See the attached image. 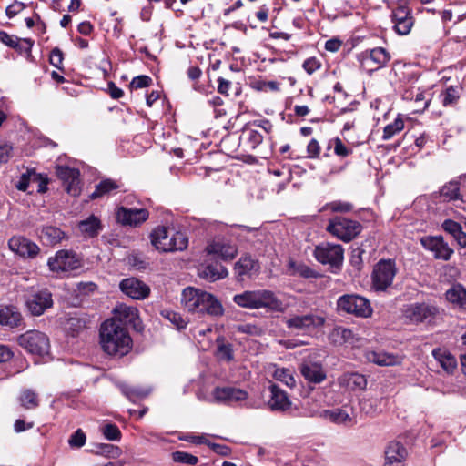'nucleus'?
I'll use <instances>...</instances> for the list:
<instances>
[{
    "label": "nucleus",
    "mask_w": 466,
    "mask_h": 466,
    "mask_svg": "<svg viewBox=\"0 0 466 466\" xmlns=\"http://www.w3.org/2000/svg\"><path fill=\"white\" fill-rule=\"evenodd\" d=\"M100 343L109 355L124 356L132 348V339L125 327L116 320H106L100 329Z\"/></svg>",
    "instance_id": "f257e3e1"
},
{
    "label": "nucleus",
    "mask_w": 466,
    "mask_h": 466,
    "mask_svg": "<svg viewBox=\"0 0 466 466\" xmlns=\"http://www.w3.org/2000/svg\"><path fill=\"white\" fill-rule=\"evenodd\" d=\"M233 301L245 309H268L271 311H283L282 302L272 291L268 289L246 290L236 294L233 297Z\"/></svg>",
    "instance_id": "f03ea898"
},
{
    "label": "nucleus",
    "mask_w": 466,
    "mask_h": 466,
    "mask_svg": "<svg viewBox=\"0 0 466 466\" xmlns=\"http://www.w3.org/2000/svg\"><path fill=\"white\" fill-rule=\"evenodd\" d=\"M150 237L152 245L162 252L181 251L186 249L188 244L185 234L169 230L166 227L156 228Z\"/></svg>",
    "instance_id": "7ed1b4c3"
},
{
    "label": "nucleus",
    "mask_w": 466,
    "mask_h": 466,
    "mask_svg": "<svg viewBox=\"0 0 466 466\" xmlns=\"http://www.w3.org/2000/svg\"><path fill=\"white\" fill-rule=\"evenodd\" d=\"M397 271L393 260L380 259L373 268L371 289L376 292L386 291L392 286Z\"/></svg>",
    "instance_id": "20e7f679"
},
{
    "label": "nucleus",
    "mask_w": 466,
    "mask_h": 466,
    "mask_svg": "<svg viewBox=\"0 0 466 466\" xmlns=\"http://www.w3.org/2000/svg\"><path fill=\"white\" fill-rule=\"evenodd\" d=\"M18 345L33 355L45 356L49 353L50 342L48 337L38 330H28L16 339Z\"/></svg>",
    "instance_id": "39448f33"
},
{
    "label": "nucleus",
    "mask_w": 466,
    "mask_h": 466,
    "mask_svg": "<svg viewBox=\"0 0 466 466\" xmlns=\"http://www.w3.org/2000/svg\"><path fill=\"white\" fill-rule=\"evenodd\" d=\"M361 225L355 220L336 217L329 220L327 231L344 242H350L361 231Z\"/></svg>",
    "instance_id": "423d86ee"
},
{
    "label": "nucleus",
    "mask_w": 466,
    "mask_h": 466,
    "mask_svg": "<svg viewBox=\"0 0 466 466\" xmlns=\"http://www.w3.org/2000/svg\"><path fill=\"white\" fill-rule=\"evenodd\" d=\"M337 305L339 309L357 317L368 318L372 314L370 300L362 296L343 295L338 299Z\"/></svg>",
    "instance_id": "0eeeda50"
},
{
    "label": "nucleus",
    "mask_w": 466,
    "mask_h": 466,
    "mask_svg": "<svg viewBox=\"0 0 466 466\" xmlns=\"http://www.w3.org/2000/svg\"><path fill=\"white\" fill-rule=\"evenodd\" d=\"M314 256L321 264L339 268L344 258V249L339 244L322 243L315 248Z\"/></svg>",
    "instance_id": "6e6552de"
},
{
    "label": "nucleus",
    "mask_w": 466,
    "mask_h": 466,
    "mask_svg": "<svg viewBox=\"0 0 466 466\" xmlns=\"http://www.w3.org/2000/svg\"><path fill=\"white\" fill-rule=\"evenodd\" d=\"M81 265L78 256L69 250H59L54 258L48 259L50 269L56 273H67L79 268Z\"/></svg>",
    "instance_id": "1a4fd4ad"
},
{
    "label": "nucleus",
    "mask_w": 466,
    "mask_h": 466,
    "mask_svg": "<svg viewBox=\"0 0 466 466\" xmlns=\"http://www.w3.org/2000/svg\"><path fill=\"white\" fill-rule=\"evenodd\" d=\"M248 394L246 390L236 387H216L211 392L209 402L235 405L246 400Z\"/></svg>",
    "instance_id": "9d476101"
},
{
    "label": "nucleus",
    "mask_w": 466,
    "mask_h": 466,
    "mask_svg": "<svg viewBox=\"0 0 466 466\" xmlns=\"http://www.w3.org/2000/svg\"><path fill=\"white\" fill-rule=\"evenodd\" d=\"M438 313V309L431 304L412 303L405 306L403 309L404 317L412 323H420L434 318Z\"/></svg>",
    "instance_id": "9b49d317"
},
{
    "label": "nucleus",
    "mask_w": 466,
    "mask_h": 466,
    "mask_svg": "<svg viewBox=\"0 0 466 466\" xmlns=\"http://www.w3.org/2000/svg\"><path fill=\"white\" fill-rule=\"evenodd\" d=\"M285 323L289 329L309 331L322 327L325 323V318L317 314L297 315L288 319Z\"/></svg>",
    "instance_id": "f8f14e48"
},
{
    "label": "nucleus",
    "mask_w": 466,
    "mask_h": 466,
    "mask_svg": "<svg viewBox=\"0 0 466 466\" xmlns=\"http://www.w3.org/2000/svg\"><path fill=\"white\" fill-rule=\"evenodd\" d=\"M420 243L424 248L433 253L436 259L449 260L453 254V249L442 237L426 236L420 239Z\"/></svg>",
    "instance_id": "ddd939ff"
},
{
    "label": "nucleus",
    "mask_w": 466,
    "mask_h": 466,
    "mask_svg": "<svg viewBox=\"0 0 466 466\" xmlns=\"http://www.w3.org/2000/svg\"><path fill=\"white\" fill-rule=\"evenodd\" d=\"M52 305V295L47 289L35 291L26 299V306L35 316L42 315Z\"/></svg>",
    "instance_id": "4468645a"
},
{
    "label": "nucleus",
    "mask_w": 466,
    "mask_h": 466,
    "mask_svg": "<svg viewBox=\"0 0 466 466\" xmlns=\"http://www.w3.org/2000/svg\"><path fill=\"white\" fill-rule=\"evenodd\" d=\"M207 291L193 287L183 289L181 303L189 312L201 315L204 298Z\"/></svg>",
    "instance_id": "2eb2a0df"
},
{
    "label": "nucleus",
    "mask_w": 466,
    "mask_h": 466,
    "mask_svg": "<svg viewBox=\"0 0 466 466\" xmlns=\"http://www.w3.org/2000/svg\"><path fill=\"white\" fill-rule=\"evenodd\" d=\"M56 175L64 182L68 194L75 197L80 194V173L78 169L60 166L56 168Z\"/></svg>",
    "instance_id": "dca6fc26"
},
{
    "label": "nucleus",
    "mask_w": 466,
    "mask_h": 466,
    "mask_svg": "<svg viewBox=\"0 0 466 466\" xmlns=\"http://www.w3.org/2000/svg\"><path fill=\"white\" fill-rule=\"evenodd\" d=\"M148 218V211L145 208H126L121 207L116 212V219L122 225L136 227L145 222Z\"/></svg>",
    "instance_id": "f3484780"
},
{
    "label": "nucleus",
    "mask_w": 466,
    "mask_h": 466,
    "mask_svg": "<svg viewBox=\"0 0 466 466\" xmlns=\"http://www.w3.org/2000/svg\"><path fill=\"white\" fill-rule=\"evenodd\" d=\"M120 289L134 299H144L149 294L150 289L136 278L123 279L119 284Z\"/></svg>",
    "instance_id": "a211bd4d"
},
{
    "label": "nucleus",
    "mask_w": 466,
    "mask_h": 466,
    "mask_svg": "<svg viewBox=\"0 0 466 466\" xmlns=\"http://www.w3.org/2000/svg\"><path fill=\"white\" fill-rule=\"evenodd\" d=\"M392 22L395 31L401 35H408L413 26V17L409 9L404 6H399L392 13Z\"/></svg>",
    "instance_id": "6ab92c4d"
},
{
    "label": "nucleus",
    "mask_w": 466,
    "mask_h": 466,
    "mask_svg": "<svg viewBox=\"0 0 466 466\" xmlns=\"http://www.w3.org/2000/svg\"><path fill=\"white\" fill-rule=\"evenodd\" d=\"M302 376L309 382L320 383L326 379V372L319 361L306 359L300 365Z\"/></svg>",
    "instance_id": "aec40b11"
},
{
    "label": "nucleus",
    "mask_w": 466,
    "mask_h": 466,
    "mask_svg": "<svg viewBox=\"0 0 466 466\" xmlns=\"http://www.w3.org/2000/svg\"><path fill=\"white\" fill-rule=\"evenodd\" d=\"M114 314L115 317L112 320L120 323L122 327L131 325L135 329H138L140 326L138 311L135 307L120 304L115 308Z\"/></svg>",
    "instance_id": "412c9836"
},
{
    "label": "nucleus",
    "mask_w": 466,
    "mask_h": 466,
    "mask_svg": "<svg viewBox=\"0 0 466 466\" xmlns=\"http://www.w3.org/2000/svg\"><path fill=\"white\" fill-rule=\"evenodd\" d=\"M10 249L24 258H34L39 252L35 243L23 237H13L8 241Z\"/></svg>",
    "instance_id": "4be33fe9"
},
{
    "label": "nucleus",
    "mask_w": 466,
    "mask_h": 466,
    "mask_svg": "<svg viewBox=\"0 0 466 466\" xmlns=\"http://www.w3.org/2000/svg\"><path fill=\"white\" fill-rule=\"evenodd\" d=\"M406 457V448L399 441H391L385 450L384 466H402Z\"/></svg>",
    "instance_id": "5701e85b"
},
{
    "label": "nucleus",
    "mask_w": 466,
    "mask_h": 466,
    "mask_svg": "<svg viewBox=\"0 0 466 466\" xmlns=\"http://www.w3.org/2000/svg\"><path fill=\"white\" fill-rule=\"evenodd\" d=\"M269 390L271 393L268 401L269 409L273 411H287L291 406V401L287 393L275 384L271 385Z\"/></svg>",
    "instance_id": "b1692460"
},
{
    "label": "nucleus",
    "mask_w": 466,
    "mask_h": 466,
    "mask_svg": "<svg viewBox=\"0 0 466 466\" xmlns=\"http://www.w3.org/2000/svg\"><path fill=\"white\" fill-rule=\"evenodd\" d=\"M390 59V54L382 47L371 49L369 53L362 55L363 66H374L373 69L384 66Z\"/></svg>",
    "instance_id": "393cba45"
},
{
    "label": "nucleus",
    "mask_w": 466,
    "mask_h": 466,
    "mask_svg": "<svg viewBox=\"0 0 466 466\" xmlns=\"http://www.w3.org/2000/svg\"><path fill=\"white\" fill-rule=\"evenodd\" d=\"M206 249L208 254H215L223 260H232L238 254L235 245L224 241L213 242L208 245Z\"/></svg>",
    "instance_id": "a878e982"
},
{
    "label": "nucleus",
    "mask_w": 466,
    "mask_h": 466,
    "mask_svg": "<svg viewBox=\"0 0 466 466\" xmlns=\"http://www.w3.org/2000/svg\"><path fill=\"white\" fill-rule=\"evenodd\" d=\"M339 385L346 390H360L366 388L367 380L361 374L345 373L338 379Z\"/></svg>",
    "instance_id": "bb28decb"
},
{
    "label": "nucleus",
    "mask_w": 466,
    "mask_h": 466,
    "mask_svg": "<svg viewBox=\"0 0 466 466\" xmlns=\"http://www.w3.org/2000/svg\"><path fill=\"white\" fill-rule=\"evenodd\" d=\"M235 272L238 277L244 279V277H250L256 274L259 270V265L258 261L254 260L250 256H243L235 264Z\"/></svg>",
    "instance_id": "cd10ccee"
},
{
    "label": "nucleus",
    "mask_w": 466,
    "mask_h": 466,
    "mask_svg": "<svg viewBox=\"0 0 466 466\" xmlns=\"http://www.w3.org/2000/svg\"><path fill=\"white\" fill-rule=\"evenodd\" d=\"M330 341L335 345L350 344L355 346L359 340L352 330L344 327H336L329 334Z\"/></svg>",
    "instance_id": "c85d7f7f"
},
{
    "label": "nucleus",
    "mask_w": 466,
    "mask_h": 466,
    "mask_svg": "<svg viewBox=\"0 0 466 466\" xmlns=\"http://www.w3.org/2000/svg\"><path fill=\"white\" fill-rule=\"evenodd\" d=\"M224 307L220 300L211 293L207 292L204 298L201 315L218 318L224 315Z\"/></svg>",
    "instance_id": "c756f323"
},
{
    "label": "nucleus",
    "mask_w": 466,
    "mask_h": 466,
    "mask_svg": "<svg viewBox=\"0 0 466 466\" xmlns=\"http://www.w3.org/2000/svg\"><path fill=\"white\" fill-rule=\"evenodd\" d=\"M22 321V316L16 308L13 306H0V325L10 328L18 327Z\"/></svg>",
    "instance_id": "7c9ffc66"
},
{
    "label": "nucleus",
    "mask_w": 466,
    "mask_h": 466,
    "mask_svg": "<svg viewBox=\"0 0 466 466\" xmlns=\"http://www.w3.org/2000/svg\"><path fill=\"white\" fill-rule=\"evenodd\" d=\"M432 355L441 367L447 372L452 373L457 368L456 358L445 349H435Z\"/></svg>",
    "instance_id": "2f4dec72"
},
{
    "label": "nucleus",
    "mask_w": 466,
    "mask_h": 466,
    "mask_svg": "<svg viewBox=\"0 0 466 466\" xmlns=\"http://www.w3.org/2000/svg\"><path fill=\"white\" fill-rule=\"evenodd\" d=\"M322 416L335 424L350 425L353 422V419L346 408L325 410L322 412Z\"/></svg>",
    "instance_id": "473e14b6"
},
{
    "label": "nucleus",
    "mask_w": 466,
    "mask_h": 466,
    "mask_svg": "<svg viewBox=\"0 0 466 466\" xmlns=\"http://www.w3.org/2000/svg\"><path fill=\"white\" fill-rule=\"evenodd\" d=\"M366 358L379 366H393L400 363V359L398 356L383 351H369Z\"/></svg>",
    "instance_id": "72a5a7b5"
},
{
    "label": "nucleus",
    "mask_w": 466,
    "mask_h": 466,
    "mask_svg": "<svg viewBox=\"0 0 466 466\" xmlns=\"http://www.w3.org/2000/svg\"><path fill=\"white\" fill-rule=\"evenodd\" d=\"M445 296L449 302L466 310V289L461 285H453L446 291Z\"/></svg>",
    "instance_id": "f704fd0d"
},
{
    "label": "nucleus",
    "mask_w": 466,
    "mask_h": 466,
    "mask_svg": "<svg viewBox=\"0 0 466 466\" xmlns=\"http://www.w3.org/2000/svg\"><path fill=\"white\" fill-rule=\"evenodd\" d=\"M64 238L65 233L60 228L53 226L44 227L40 234L43 243L48 246L59 243Z\"/></svg>",
    "instance_id": "c9c22d12"
},
{
    "label": "nucleus",
    "mask_w": 466,
    "mask_h": 466,
    "mask_svg": "<svg viewBox=\"0 0 466 466\" xmlns=\"http://www.w3.org/2000/svg\"><path fill=\"white\" fill-rule=\"evenodd\" d=\"M228 275V271L225 267L219 264L208 265L200 272V276L210 281H215L225 278Z\"/></svg>",
    "instance_id": "e433bc0d"
},
{
    "label": "nucleus",
    "mask_w": 466,
    "mask_h": 466,
    "mask_svg": "<svg viewBox=\"0 0 466 466\" xmlns=\"http://www.w3.org/2000/svg\"><path fill=\"white\" fill-rule=\"evenodd\" d=\"M288 273L291 276H300L303 278H312L314 271L303 263H298L290 259L288 263Z\"/></svg>",
    "instance_id": "4c0bfd02"
},
{
    "label": "nucleus",
    "mask_w": 466,
    "mask_h": 466,
    "mask_svg": "<svg viewBox=\"0 0 466 466\" xmlns=\"http://www.w3.org/2000/svg\"><path fill=\"white\" fill-rule=\"evenodd\" d=\"M78 228L79 230L86 236L94 237L100 229V222L96 217L91 216L88 218L80 221Z\"/></svg>",
    "instance_id": "58836bf2"
},
{
    "label": "nucleus",
    "mask_w": 466,
    "mask_h": 466,
    "mask_svg": "<svg viewBox=\"0 0 466 466\" xmlns=\"http://www.w3.org/2000/svg\"><path fill=\"white\" fill-rule=\"evenodd\" d=\"M217 351L216 355L220 360L230 361L233 360V350L231 344L226 342L224 338L219 337L216 340Z\"/></svg>",
    "instance_id": "ea45409f"
},
{
    "label": "nucleus",
    "mask_w": 466,
    "mask_h": 466,
    "mask_svg": "<svg viewBox=\"0 0 466 466\" xmlns=\"http://www.w3.org/2000/svg\"><path fill=\"white\" fill-rule=\"evenodd\" d=\"M118 185L112 179L102 180L96 187V190L90 195V198L95 199L117 189Z\"/></svg>",
    "instance_id": "a19ab883"
},
{
    "label": "nucleus",
    "mask_w": 466,
    "mask_h": 466,
    "mask_svg": "<svg viewBox=\"0 0 466 466\" xmlns=\"http://www.w3.org/2000/svg\"><path fill=\"white\" fill-rule=\"evenodd\" d=\"M19 400L21 402V405L27 410L35 409L39 405L37 394L34 390L29 389L25 390L21 392Z\"/></svg>",
    "instance_id": "79ce46f5"
},
{
    "label": "nucleus",
    "mask_w": 466,
    "mask_h": 466,
    "mask_svg": "<svg viewBox=\"0 0 466 466\" xmlns=\"http://www.w3.org/2000/svg\"><path fill=\"white\" fill-rule=\"evenodd\" d=\"M441 197L445 200H455L460 198V188L457 182H450L444 185L441 191Z\"/></svg>",
    "instance_id": "37998d69"
},
{
    "label": "nucleus",
    "mask_w": 466,
    "mask_h": 466,
    "mask_svg": "<svg viewBox=\"0 0 466 466\" xmlns=\"http://www.w3.org/2000/svg\"><path fill=\"white\" fill-rule=\"evenodd\" d=\"M273 376L277 380L283 382L289 388H293L296 385V380L293 376V373L289 369H276Z\"/></svg>",
    "instance_id": "c03bdc74"
},
{
    "label": "nucleus",
    "mask_w": 466,
    "mask_h": 466,
    "mask_svg": "<svg viewBox=\"0 0 466 466\" xmlns=\"http://www.w3.org/2000/svg\"><path fill=\"white\" fill-rule=\"evenodd\" d=\"M442 104L444 106H453L457 103L460 96L459 86H449L442 94Z\"/></svg>",
    "instance_id": "a18cd8bd"
},
{
    "label": "nucleus",
    "mask_w": 466,
    "mask_h": 466,
    "mask_svg": "<svg viewBox=\"0 0 466 466\" xmlns=\"http://www.w3.org/2000/svg\"><path fill=\"white\" fill-rule=\"evenodd\" d=\"M404 127V122L400 118H396L394 122L387 125L384 127L382 139L389 140L397 133L400 132Z\"/></svg>",
    "instance_id": "49530a36"
},
{
    "label": "nucleus",
    "mask_w": 466,
    "mask_h": 466,
    "mask_svg": "<svg viewBox=\"0 0 466 466\" xmlns=\"http://www.w3.org/2000/svg\"><path fill=\"white\" fill-rule=\"evenodd\" d=\"M172 459L175 462L187 465H195L198 461V457L181 451H174L172 453Z\"/></svg>",
    "instance_id": "de8ad7c7"
},
{
    "label": "nucleus",
    "mask_w": 466,
    "mask_h": 466,
    "mask_svg": "<svg viewBox=\"0 0 466 466\" xmlns=\"http://www.w3.org/2000/svg\"><path fill=\"white\" fill-rule=\"evenodd\" d=\"M122 392L131 400L135 398H144L147 396L150 392V390L144 389L141 387H130V386H123Z\"/></svg>",
    "instance_id": "09e8293b"
},
{
    "label": "nucleus",
    "mask_w": 466,
    "mask_h": 466,
    "mask_svg": "<svg viewBox=\"0 0 466 466\" xmlns=\"http://www.w3.org/2000/svg\"><path fill=\"white\" fill-rule=\"evenodd\" d=\"M86 328V322L79 318H70L66 323V329L75 337Z\"/></svg>",
    "instance_id": "8fccbe9b"
},
{
    "label": "nucleus",
    "mask_w": 466,
    "mask_h": 466,
    "mask_svg": "<svg viewBox=\"0 0 466 466\" xmlns=\"http://www.w3.org/2000/svg\"><path fill=\"white\" fill-rule=\"evenodd\" d=\"M86 441V434L81 429L76 431L69 438L68 444L71 448H81L85 445Z\"/></svg>",
    "instance_id": "3c124183"
},
{
    "label": "nucleus",
    "mask_w": 466,
    "mask_h": 466,
    "mask_svg": "<svg viewBox=\"0 0 466 466\" xmlns=\"http://www.w3.org/2000/svg\"><path fill=\"white\" fill-rule=\"evenodd\" d=\"M102 433L109 441H118L121 437V432L115 424L105 425L102 428Z\"/></svg>",
    "instance_id": "603ef678"
},
{
    "label": "nucleus",
    "mask_w": 466,
    "mask_h": 466,
    "mask_svg": "<svg viewBox=\"0 0 466 466\" xmlns=\"http://www.w3.org/2000/svg\"><path fill=\"white\" fill-rule=\"evenodd\" d=\"M417 107L414 109L415 112H422L424 111L430 103V100L425 98V94L423 91H420L419 88L415 91V96L413 97Z\"/></svg>",
    "instance_id": "864d4df0"
},
{
    "label": "nucleus",
    "mask_w": 466,
    "mask_h": 466,
    "mask_svg": "<svg viewBox=\"0 0 466 466\" xmlns=\"http://www.w3.org/2000/svg\"><path fill=\"white\" fill-rule=\"evenodd\" d=\"M162 315L168 319L178 329H184L187 325L186 321L178 313L173 311H163Z\"/></svg>",
    "instance_id": "5fc2aeb1"
},
{
    "label": "nucleus",
    "mask_w": 466,
    "mask_h": 466,
    "mask_svg": "<svg viewBox=\"0 0 466 466\" xmlns=\"http://www.w3.org/2000/svg\"><path fill=\"white\" fill-rule=\"evenodd\" d=\"M32 181H36L35 174H23L16 184V187L21 191H26L28 190Z\"/></svg>",
    "instance_id": "6e6d98bb"
},
{
    "label": "nucleus",
    "mask_w": 466,
    "mask_h": 466,
    "mask_svg": "<svg viewBox=\"0 0 466 466\" xmlns=\"http://www.w3.org/2000/svg\"><path fill=\"white\" fill-rule=\"evenodd\" d=\"M302 66L309 75H312L321 67V63L316 57H309L304 61Z\"/></svg>",
    "instance_id": "4d7b16f0"
},
{
    "label": "nucleus",
    "mask_w": 466,
    "mask_h": 466,
    "mask_svg": "<svg viewBox=\"0 0 466 466\" xmlns=\"http://www.w3.org/2000/svg\"><path fill=\"white\" fill-rule=\"evenodd\" d=\"M13 157V147L8 143L0 144V164H5Z\"/></svg>",
    "instance_id": "13d9d810"
},
{
    "label": "nucleus",
    "mask_w": 466,
    "mask_h": 466,
    "mask_svg": "<svg viewBox=\"0 0 466 466\" xmlns=\"http://www.w3.org/2000/svg\"><path fill=\"white\" fill-rule=\"evenodd\" d=\"M151 78L147 76L141 75L133 78L130 86L135 89L147 87L151 84Z\"/></svg>",
    "instance_id": "bf43d9fd"
},
{
    "label": "nucleus",
    "mask_w": 466,
    "mask_h": 466,
    "mask_svg": "<svg viewBox=\"0 0 466 466\" xmlns=\"http://www.w3.org/2000/svg\"><path fill=\"white\" fill-rule=\"evenodd\" d=\"M50 64L58 69H62L63 66V53L62 51L56 47L50 53Z\"/></svg>",
    "instance_id": "052dcab7"
},
{
    "label": "nucleus",
    "mask_w": 466,
    "mask_h": 466,
    "mask_svg": "<svg viewBox=\"0 0 466 466\" xmlns=\"http://www.w3.org/2000/svg\"><path fill=\"white\" fill-rule=\"evenodd\" d=\"M334 152L339 157H347L351 153V150L343 144L340 138L336 137L334 139Z\"/></svg>",
    "instance_id": "680f3d73"
},
{
    "label": "nucleus",
    "mask_w": 466,
    "mask_h": 466,
    "mask_svg": "<svg viewBox=\"0 0 466 466\" xmlns=\"http://www.w3.org/2000/svg\"><path fill=\"white\" fill-rule=\"evenodd\" d=\"M329 206L333 212H349L353 208L352 204L342 201H333Z\"/></svg>",
    "instance_id": "e2e57ef3"
},
{
    "label": "nucleus",
    "mask_w": 466,
    "mask_h": 466,
    "mask_svg": "<svg viewBox=\"0 0 466 466\" xmlns=\"http://www.w3.org/2000/svg\"><path fill=\"white\" fill-rule=\"evenodd\" d=\"M308 157L317 158L320 153V147L319 142L312 138L307 147Z\"/></svg>",
    "instance_id": "0e129e2a"
},
{
    "label": "nucleus",
    "mask_w": 466,
    "mask_h": 466,
    "mask_svg": "<svg viewBox=\"0 0 466 466\" xmlns=\"http://www.w3.org/2000/svg\"><path fill=\"white\" fill-rule=\"evenodd\" d=\"M442 228L448 232L449 234H451V236H454L459 230H461L462 228L461 226L451 220V219H446L443 223H442Z\"/></svg>",
    "instance_id": "69168bd1"
},
{
    "label": "nucleus",
    "mask_w": 466,
    "mask_h": 466,
    "mask_svg": "<svg viewBox=\"0 0 466 466\" xmlns=\"http://www.w3.org/2000/svg\"><path fill=\"white\" fill-rule=\"evenodd\" d=\"M25 7V5L22 2L15 1L13 4L6 7L5 13L9 18L15 16L19 14Z\"/></svg>",
    "instance_id": "338daca9"
},
{
    "label": "nucleus",
    "mask_w": 466,
    "mask_h": 466,
    "mask_svg": "<svg viewBox=\"0 0 466 466\" xmlns=\"http://www.w3.org/2000/svg\"><path fill=\"white\" fill-rule=\"evenodd\" d=\"M14 356L11 349L4 344H0V363L9 361Z\"/></svg>",
    "instance_id": "774afa93"
}]
</instances>
